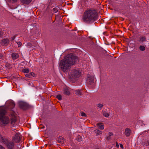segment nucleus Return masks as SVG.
Instances as JSON below:
<instances>
[{
	"label": "nucleus",
	"mask_w": 149,
	"mask_h": 149,
	"mask_svg": "<svg viewBox=\"0 0 149 149\" xmlns=\"http://www.w3.org/2000/svg\"><path fill=\"white\" fill-rule=\"evenodd\" d=\"M78 60L77 56L72 54L67 55L60 62L59 66L63 72L67 71L71 65H73Z\"/></svg>",
	"instance_id": "f257e3e1"
},
{
	"label": "nucleus",
	"mask_w": 149,
	"mask_h": 149,
	"mask_svg": "<svg viewBox=\"0 0 149 149\" xmlns=\"http://www.w3.org/2000/svg\"><path fill=\"white\" fill-rule=\"evenodd\" d=\"M97 18V14L95 11L93 10H86L84 13L83 19L86 22L90 23L93 22Z\"/></svg>",
	"instance_id": "f03ea898"
},
{
	"label": "nucleus",
	"mask_w": 149,
	"mask_h": 149,
	"mask_svg": "<svg viewBox=\"0 0 149 149\" xmlns=\"http://www.w3.org/2000/svg\"><path fill=\"white\" fill-rule=\"evenodd\" d=\"M6 111L3 107H0V121L1 125L4 126L9 122V119L5 116Z\"/></svg>",
	"instance_id": "7ed1b4c3"
},
{
	"label": "nucleus",
	"mask_w": 149,
	"mask_h": 149,
	"mask_svg": "<svg viewBox=\"0 0 149 149\" xmlns=\"http://www.w3.org/2000/svg\"><path fill=\"white\" fill-rule=\"evenodd\" d=\"M0 142L5 145L10 149H12L13 146V143L10 142L9 140L7 139H4L0 135Z\"/></svg>",
	"instance_id": "20e7f679"
},
{
	"label": "nucleus",
	"mask_w": 149,
	"mask_h": 149,
	"mask_svg": "<svg viewBox=\"0 0 149 149\" xmlns=\"http://www.w3.org/2000/svg\"><path fill=\"white\" fill-rule=\"evenodd\" d=\"M81 72L78 68L73 70L70 74V76L72 77H78L81 75Z\"/></svg>",
	"instance_id": "39448f33"
},
{
	"label": "nucleus",
	"mask_w": 149,
	"mask_h": 149,
	"mask_svg": "<svg viewBox=\"0 0 149 149\" xmlns=\"http://www.w3.org/2000/svg\"><path fill=\"white\" fill-rule=\"evenodd\" d=\"M6 104H7L8 106V108L10 109H12L14 107L15 105V104L12 101H8L6 103Z\"/></svg>",
	"instance_id": "423d86ee"
},
{
	"label": "nucleus",
	"mask_w": 149,
	"mask_h": 149,
	"mask_svg": "<svg viewBox=\"0 0 149 149\" xmlns=\"http://www.w3.org/2000/svg\"><path fill=\"white\" fill-rule=\"evenodd\" d=\"M9 43V40L7 38H5L2 40L0 43L1 45L3 46H7Z\"/></svg>",
	"instance_id": "0eeeda50"
},
{
	"label": "nucleus",
	"mask_w": 149,
	"mask_h": 149,
	"mask_svg": "<svg viewBox=\"0 0 149 149\" xmlns=\"http://www.w3.org/2000/svg\"><path fill=\"white\" fill-rule=\"evenodd\" d=\"M94 77L93 76L88 77L87 79V83L90 84H92L94 83Z\"/></svg>",
	"instance_id": "6e6552de"
},
{
	"label": "nucleus",
	"mask_w": 149,
	"mask_h": 149,
	"mask_svg": "<svg viewBox=\"0 0 149 149\" xmlns=\"http://www.w3.org/2000/svg\"><path fill=\"white\" fill-rule=\"evenodd\" d=\"M13 140L16 142H18L20 140V137L18 135V133H16L13 138Z\"/></svg>",
	"instance_id": "1a4fd4ad"
},
{
	"label": "nucleus",
	"mask_w": 149,
	"mask_h": 149,
	"mask_svg": "<svg viewBox=\"0 0 149 149\" xmlns=\"http://www.w3.org/2000/svg\"><path fill=\"white\" fill-rule=\"evenodd\" d=\"M146 41V38L145 37L141 36L140 37L139 40V42L141 43L144 42Z\"/></svg>",
	"instance_id": "9d476101"
},
{
	"label": "nucleus",
	"mask_w": 149,
	"mask_h": 149,
	"mask_svg": "<svg viewBox=\"0 0 149 149\" xmlns=\"http://www.w3.org/2000/svg\"><path fill=\"white\" fill-rule=\"evenodd\" d=\"M130 134V130L127 128L126 129L125 131V134L127 136H129Z\"/></svg>",
	"instance_id": "9b49d317"
},
{
	"label": "nucleus",
	"mask_w": 149,
	"mask_h": 149,
	"mask_svg": "<svg viewBox=\"0 0 149 149\" xmlns=\"http://www.w3.org/2000/svg\"><path fill=\"white\" fill-rule=\"evenodd\" d=\"M97 125L98 127V128L100 130H102L104 128V125L102 123H97Z\"/></svg>",
	"instance_id": "f8f14e48"
},
{
	"label": "nucleus",
	"mask_w": 149,
	"mask_h": 149,
	"mask_svg": "<svg viewBox=\"0 0 149 149\" xmlns=\"http://www.w3.org/2000/svg\"><path fill=\"white\" fill-rule=\"evenodd\" d=\"M12 58L13 59H15L17 58L19 56L17 53H13L12 54Z\"/></svg>",
	"instance_id": "ddd939ff"
},
{
	"label": "nucleus",
	"mask_w": 149,
	"mask_h": 149,
	"mask_svg": "<svg viewBox=\"0 0 149 149\" xmlns=\"http://www.w3.org/2000/svg\"><path fill=\"white\" fill-rule=\"evenodd\" d=\"M31 0H21L22 3H25L28 4L30 3Z\"/></svg>",
	"instance_id": "4468645a"
},
{
	"label": "nucleus",
	"mask_w": 149,
	"mask_h": 149,
	"mask_svg": "<svg viewBox=\"0 0 149 149\" xmlns=\"http://www.w3.org/2000/svg\"><path fill=\"white\" fill-rule=\"evenodd\" d=\"M94 132L96 133L97 135L101 134L102 133L101 131H100L98 129L94 130Z\"/></svg>",
	"instance_id": "2eb2a0df"
},
{
	"label": "nucleus",
	"mask_w": 149,
	"mask_h": 149,
	"mask_svg": "<svg viewBox=\"0 0 149 149\" xmlns=\"http://www.w3.org/2000/svg\"><path fill=\"white\" fill-rule=\"evenodd\" d=\"M16 118L15 116H13L12 118L11 119V121L12 124H14L16 121Z\"/></svg>",
	"instance_id": "dca6fc26"
},
{
	"label": "nucleus",
	"mask_w": 149,
	"mask_h": 149,
	"mask_svg": "<svg viewBox=\"0 0 149 149\" xmlns=\"http://www.w3.org/2000/svg\"><path fill=\"white\" fill-rule=\"evenodd\" d=\"M139 49L141 51H143L145 50V47L144 46L141 45L139 47Z\"/></svg>",
	"instance_id": "f3484780"
},
{
	"label": "nucleus",
	"mask_w": 149,
	"mask_h": 149,
	"mask_svg": "<svg viewBox=\"0 0 149 149\" xmlns=\"http://www.w3.org/2000/svg\"><path fill=\"white\" fill-rule=\"evenodd\" d=\"M103 115L106 117H108L109 116V114L107 113L106 112L104 111L103 113Z\"/></svg>",
	"instance_id": "a211bd4d"
},
{
	"label": "nucleus",
	"mask_w": 149,
	"mask_h": 149,
	"mask_svg": "<svg viewBox=\"0 0 149 149\" xmlns=\"http://www.w3.org/2000/svg\"><path fill=\"white\" fill-rule=\"evenodd\" d=\"M75 93L77 95L79 96L81 95V92L79 90H77L76 91Z\"/></svg>",
	"instance_id": "6ab92c4d"
},
{
	"label": "nucleus",
	"mask_w": 149,
	"mask_h": 149,
	"mask_svg": "<svg viewBox=\"0 0 149 149\" xmlns=\"http://www.w3.org/2000/svg\"><path fill=\"white\" fill-rule=\"evenodd\" d=\"M64 93L66 95H68L70 93L68 89H65L64 91Z\"/></svg>",
	"instance_id": "aec40b11"
},
{
	"label": "nucleus",
	"mask_w": 149,
	"mask_h": 149,
	"mask_svg": "<svg viewBox=\"0 0 149 149\" xmlns=\"http://www.w3.org/2000/svg\"><path fill=\"white\" fill-rule=\"evenodd\" d=\"M23 72L25 73H27L29 72V70L28 69H25L23 70Z\"/></svg>",
	"instance_id": "412c9836"
},
{
	"label": "nucleus",
	"mask_w": 149,
	"mask_h": 149,
	"mask_svg": "<svg viewBox=\"0 0 149 149\" xmlns=\"http://www.w3.org/2000/svg\"><path fill=\"white\" fill-rule=\"evenodd\" d=\"M109 136H108L107 138V139L108 140H109V139H111L110 136L113 135L112 133L111 132H109Z\"/></svg>",
	"instance_id": "4be33fe9"
},
{
	"label": "nucleus",
	"mask_w": 149,
	"mask_h": 149,
	"mask_svg": "<svg viewBox=\"0 0 149 149\" xmlns=\"http://www.w3.org/2000/svg\"><path fill=\"white\" fill-rule=\"evenodd\" d=\"M53 11L54 13H56L58 11V8H54L53 9Z\"/></svg>",
	"instance_id": "5701e85b"
},
{
	"label": "nucleus",
	"mask_w": 149,
	"mask_h": 149,
	"mask_svg": "<svg viewBox=\"0 0 149 149\" xmlns=\"http://www.w3.org/2000/svg\"><path fill=\"white\" fill-rule=\"evenodd\" d=\"M56 97L59 100H61L62 97L61 95H57Z\"/></svg>",
	"instance_id": "b1692460"
},
{
	"label": "nucleus",
	"mask_w": 149,
	"mask_h": 149,
	"mask_svg": "<svg viewBox=\"0 0 149 149\" xmlns=\"http://www.w3.org/2000/svg\"><path fill=\"white\" fill-rule=\"evenodd\" d=\"M97 106L99 108L101 109L103 107V105L100 103H99L97 104Z\"/></svg>",
	"instance_id": "393cba45"
},
{
	"label": "nucleus",
	"mask_w": 149,
	"mask_h": 149,
	"mask_svg": "<svg viewBox=\"0 0 149 149\" xmlns=\"http://www.w3.org/2000/svg\"><path fill=\"white\" fill-rule=\"evenodd\" d=\"M80 115L82 116H86V114L83 112H81L80 113Z\"/></svg>",
	"instance_id": "a878e982"
},
{
	"label": "nucleus",
	"mask_w": 149,
	"mask_h": 149,
	"mask_svg": "<svg viewBox=\"0 0 149 149\" xmlns=\"http://www.w3.org/2000/svg\"><path fill=\"white\" fill-rule=\"evenodd\" d=\"M6 67L8 69H10V68L11 67L10 66L11 65L9 64V63H7L6 64Z\"/></svg>",
	"instance_id": "bb28decb"
},
{
	"label": "nucleus",
	"mask_w": 149,
	"mask_h": 149,
	"mask_svg": "<svg viewBox=\"0 0 149 149\" xmlns=\"http://www.w3.org/2000/svg\"><path fill=\"white\" fill-rule=\"evenodd\" d=\"M17 43L18 45V47H20L22 45V43L20 42H17Z\"/></svg>",
	"instance_id": "cd10ccee"
},
{
	"label": "nucleus",
	"mask_w": 149,
	"mask_h": 149,
	"mask_svg": "<svg viewBox=\"0 0 149 149\" xmlns=\"http://www.w3.org/2000/svg\"><path fill=\"white\" fill-rule=\"evenodd\" d=\"M25 76L26 77H27L30 78L31 77V74H26Z\"/></svg>",
	"instance_id": "c85d7f7f"
},
{
	"label": "nucleus",
	"mask_w": 149,
	"mask_h": 149,
	"mask_svg": "<svg viewBox=\"0 0 149 149\" xmlns=\"http://www.w3.org/2000/svg\"><path fill=\"white\" fill-rule=\"evenodd\" d=\"M30 74H31V76H33V77H34L35 74L33 72H31L30 73Z\"/></svg>",
	"instance_id": "c756f323"
},
{
	"label": "nucleus",
	"mask_w": 149,
	"mask_h": 149,
	"mask_svg": "<svg viewBox=\"0 0 149 149\" xmlns=\"http://www.w3.org/2000/svg\"><path fill=\"white\" fill-rule=\"evenodd\" d=\"M31 44L29 42L27 43L26 46L28 47H31Z\"/></svg>",
	"instance_id": "7c9ffc66"
},
{
	"label": "nucleus",
	"mask_w": 149,
	"mask_h": 149,
	"mask_svg": "<svg viewBox=\"0 0 149 149\" xmlns=\"http://www.w3.org/2000/svg\"><path fill=\"white\" fill-rule=\"evenodd\" d=\"M3 32L1 31H0V37L2 36L3 35Z\"/></svg>",
	"instance_id": "2f4dec72"
},
{
	"label": "nucleus",
	"mask_w": 149,
	"mask_h": 149,
	"mask_svg": "<svg viewBox=\"0 0 149 149\" xmlns=\"http://www.w3.org/2000/svg\"><path fill=\"white\" fill-rule=\"evenodd\" d=\"M22 103L24 104V106H27V104L24 102H22Z\"/></svg>",
	"instance_id": "473e14b6"
},
{
	"label": "nucleus",
	"mask_w": 149,
	"mask_h": 149,
	"mask_svg": "<svg viewBox=\"0 0 149 149\" xmlns=\"http://www.w3.org/2000/svg\"><path fill=\"white\" fill-rule=\"evenodd\" d=\"M0 149H5L3 147L0 145Z\"/></svg>",
	"instance_id": "72a5a7b5"
},
{
	"label": "nucleus",
	"mask_w": 149,
	"mask_h": 149,
	"mask_svg": "<svg viewBox=\"0 0 149 149\" xmlns=\"http://www.w3.org/2000/svg\"><path fill=\"white\" fill-rule=\"evenodd\" d=\"M120 146L122 149L123 148V147L122 144H120Z\"/></svg>",
	"instance_id": "f704fd0d"
},
{
	"label": "nucleus",
	"mask_w": 149,
	"mask_h": 149,
	"mask_svg": "<svg viewBox=\"0 0 149 149\" xmlns=\"http://www.w3.org/2000/svg\"><path fill=\"white\" fill-rule=\"evenodd\" d=\"M15 39V36L13 37L11 39V40H14Z\"/></svg>",
	"instance_id": "c9c22d12"
},
{
	"label": "nucleus",
	"mask_w": 149,
	"mask_h": 149,
	"mask_svg": "<svg viewBox=\"0 0 149 149\" xmlns=\"http://www.w3.org/2000/svg\"><path fill=\"white\" fill-rule=\"evenodd\" d=\"M2 55L1 54H0V59H1L2 57Z\"/></svg>",
	"instance_id": "e433bc0d"
},
{
	"label": "nucleus",
	"mask_w": 149,
	"mask_h": 149,
	"mask_svg": "<svg viewBox=\"0 0 149 149\" xmlns=\"http://www.w3.org/2000/svg\"><path fill=\"white\" fill-rule=\"evenodd\" d=\"M116 146L118 147H119V146L118 144L117 143L116 144Z\"/></svg>",
	"instance_id": "4c0bfd02"
},
{
	"label": "nucleus",
	"mask_w": 149,
	"mask_h": 149,
	"mask_svg": "<svg viewBox=\"0 0 149 149\" xmlns=\"http://www.w3.org/2000/svg\"><path fill=\"white\" fill-rule=\"evenodd\" d=\"M149 142H148L147 143H146V146L148 145L149 144Z\"/></svg>",
	"instance_id": "58836bf2"
}]
</instances>
